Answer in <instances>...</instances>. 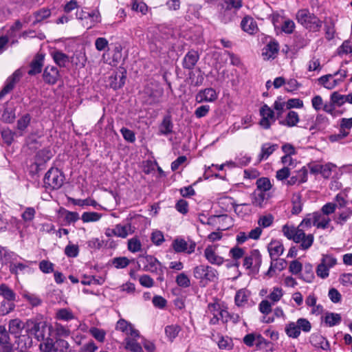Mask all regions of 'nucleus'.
I'll use <instances>...</instances> for the list:
<instances>
[{
  "label": "nucleus",
  "instance_id": "47",
  "mask_svg": "<svg viewBox=\"0 0 352 352\" xmlns=\"http://www.w3.org/2000/svg\"><path fill=\"white\" fill-rule=\"evenodd\" d=\"M15 308V303L13 301L3 300L0 302V316H6L12 311Z\"/></svg>",
  "mask_w": 352,
  "mask_h": 352
},
{
  "label": "nucleus",
  "instance_id": "39",
  "mask_svg": "<svg viewBox=\"0 0 352 352\" xmlns=\"http://www.w3.org/2000/svg\"><path fill=\"white\" fill-rule=\"evenodd\" d=\"M268 251L271 258L276 261V258L283 254L284 248L282 243H269Z\"/></svg>",
  "mask_w": 352,
  "mask_h": 352
},
{
  "label": "nucleus",
  "instance_id": "28",
  "mask_svg": "<svg viewBox=\"0 0 352 352\" xmlns=\"http://www.w3.org/2000/svg\"><path fill=\"white\" fill-rule=\"evenodd\" d=\"M281 148L282 151L285 153V155L281 157V162L283 164H287L286 160H289V165H292L293 160L291 156L296 154L295 147L289 143H285L282 146Z\"/></svg>",
  "mask_w": 352,
  "mask_h": 352
},
{
  "label": "nucleus",
  "instance_id": "13",
  "mask_svg": "<svg viewBox=\"0 0 352 352\" xmlns=\"http://www.w3.org/2000/svg\"><path fill=\"white\" fill-rule=\"evenodd\" d=\"M45 54L37 53L30 63V69L28 72V75L33 76L40 74L42 72Z\"/></svg>",
  "mask_w": 352,
  "mask_h": 352
},
{
  "label": "nucleus",
  "instance_id": "53",
  "mask_svg": "<svg viewBox=\"0 0 352 352\" xmlns=\"http://www.w3.org/2000/svg\"><path fill=\"white\" fill-rule=\"evenodd\" d=\"M102 217V214L96 212H85L82 214L81 219L84 223L95 222L98 221Z\"/></svg>",
  "mask_w": 352,
  "mask_h": 352
},
{
  "label": "nucleus",
  "instance_id": "56",
  "mask_svg": "<svg viewBox=\"0 0 352 352\" xmlns=\"http://www.w3.org/2000/svg\"><path fill=\"white\" fill-rule=\"evenodd\" d=\"M260 115L262 117L267 118L269 120H272L275 122L276 117L274 111L266 104H264L260 109Z\"/></svg>",
  "mask_w": 352,
  "mask_h": 352
},
{
  "label": "nucleus",
  "instance_id": "7",
  "mask_svg": "<svg viewBox=\"0 0 352 352\" xmlns=\"http://www.w3.org/2000/svg\"><path fill=\"white\" fill-rule=\"evenodd\" d=\"M144 94L147 97V104L153 105L160 102V99L164 94V89L157 85H152L145 88Z\"/></svg>",
  "mask_w": 352,
  "mask_h": 352
},
{
  "label": "nucleus",
  "instance_id": "44",
  "mask_svg": "<svg viewBox=\"0 0 352 352\" xmlns=\"http://www.w3.org/2000/svg\"><path fill=\"white\" fill-rule=\"evenodd\" d=\"M181 327L178 324H170L165 327V333L168 340L173 342L181 331Z\"/></svg>",
  "mask_w": 352,
  "mask_h": 352
},
{
  "label": "nucleus",
  "instance_id": "21",
  "mask_svg": "<svg viewBox=\"0 0 352 352\" xmlns=\"http://www.w3.org/2000/svg\"><path fill=\"white\" fill-rule=\"evenodd\" d=\"M70 62L78 68H83L87 62L85 50H76L70 57Z\"/></svg>",
  "mask_w": 352,
  "mask_h": 352
},
{
  "label": "nucleus",
  "instance_id": "40",
  "mask_svg": "<svg viewBox=\"0 0 352 352\" xmlns=\"http://www.w3.org/2000/svg\"><path fill=\"white\" fill-rule=\"evenodd\" d=\"M9 332L17 335L24 327V324L19 318L10 320L8 324Z\"/></svg>",
  "mask_w": 352,
  "mask_h": 352
},
{
  "label": "nucleus",
  "instance_id": "64",
  "mask_svg": "<svg viewBox=\"0 0 352 352\" xmlns=\"http://www.w3.org/2000/svg\"><path fill=\"white\" fill-rule=\"evenodd\" d=\"M120 133L126 142L133 143L135 141V134L132 130L126 127H122L120 129Z\"/></svg>",
  "mask_w": 352,
  "mask_h": 352
},
{
  "label": "nucleus",
  "instance_id": "57",
  "mask_svg": "<svg viewBox=\"0 0 352 352\" xmlns=\"http://www.w3.org/2000/svg\"><path fill=\"white\" fill-rule=\"evenodd\" d=\"M117 236L125 238L129 232L131 230V223H126L124 225L118 224L115 226Z\"/></svg>",
  "mask_w": 352,
  "mask_h": 352
},
{
  "label": "nucleus",
  "instance_id": "20",
  "mask_svg": "<svg viewBox=\"0 0 352 352\" xmlns=\"http://www.w3.org/2000/svg\"><path fill=\"white\" fill-rule=\"evenodd\" d=\"M47 326L45 322H35L31 328V332L38 341L44 340Z\"/></svg>",
  "mask_w": 352,
  "mask_h": 352
},
{
  "label": "nucleus",
  "instance_id": "29",
  "mask_svg": "<svg viewBox=\"0 0 352 352\" xmlns=\"http://www.w3.org/2000/svg\"><path fill=\"white\" fill-rule=\"evenodd\" d=\"M323 23L324 24L325 38L327 41H331L334 38L336 33L335 21L333 19L329 17L326 18Z\"/></svg>",
  "mask_w": 352,
  "mask_h": 352
},
{
  "label": "nucleus",
  "instance_id": "22",
  "mask_svg": "<svg viewBox=\"0 0 352 352\" xmlns=\"http://www.w3.org/2000/svg\"><path fill=\"white\" fill-rule=\"evenodd\" d=\"M311 344L316 348H320L323 350H329L330 345L328 340L320 334H312L310 336Z\"/></svg>",
  "mask_w": 352,
  "mask_h": 352
},
{
  "label": "nucleus",
  "instance_id": "49",
  "mask_svg": "<svg viewBox=\"0 0 352 352\" xmlns=\"http://www.w3.org/2000/svg\"><path fill=\"white\" fill-rule=\"evenodd\" d=\"M69 343L63 339H56L54 342V352H70Z\"/></svg>",
  "mask_w": 352,
  "mask_h": 352
},
{
  "label": "nucleus",
  "instance_id": "24",
  "mask_svg": "<svg viewBox=\"0 0 352 352\" xmlns=\"http://www.w3.org/2000/svg\"><path fill=\"white\" fill-rule=\"evenodd\" d=\"M241 29L249 34H254L258 30L256 21L250 16H245L241 22Z\"/></svg>",
  "mask_w": 352,
  "mask_h": 352
},
{
  "label": "nucleus",
  "instance_id": "51",
  "mask_svg": "<svg viewBox=\"0 0 352 352\" xmlns=\"http://www.w3.org/2000/svg\"><path fill=\"white\" fill-rule=\"evenodd\" d=\"M1 138L6 144L10 146L14 141V135H16V133L15 131H12L10 129H4L1 132Z\"/></svg>",
  "mask_w": 352,
  "mask_h": 352
},
{
  "label": "nucleus",
  "instance_id": "36",
  "mask_svg": "<svg viewBox=\"0 0 352 352\" xmlns=\"http://www.w3.org/2000/svg\"><path fill=\"white\" fill-rule=\"evenodd\" d=\"M229 254L230 256L234 260V262L230 266L239 267V263L238 260L244 256V249L238 246H235L230 249Z\"/></svg>",
  "mask_w": 352,
  "mask_h": 352
},
{
  "label": "nucleus",
  "instance_id": "14",
  "mask_svg": "<svg viewBox=\"0 0 352 352\" xmlns=\"http://www.w3.org/2000/svg\"><path fill=\"white\" fill-rule=\"evenodd\" d=\"M217 94L213 88H206L200 90L196 95V100L201 103L203 102H212L217 99Z\"/></svg>",
  "mask_w": 352,
  "mask_h": 352
},
{
  "label": "nucleus",
  "instance_id": "16",
  "mask_svg": "<svg viewBox=\"0 0 352 352\" xmlns=\"http://www.w3.org/2000/svg\"><path fill=\"white\" fill-rule=\"evenodd\" d=\"M173 122L172 121V116L170 111H168L162 119V122L159 125V134L168 135L173 133Z\"/></svg>",
  "mask_w": 352,
  "mask_h": 352
},
{
  "label": "nucleus",
  "instance_id": "61",
  "mask_svg": "<svg viewBox=\"0 0 352 352\" xmlns=\"http://www.w3.org/2000/svg\"><path fill=\"white\" fill-rule=\"evenodd\" d=\"M39 270L44 274H50L54 272V264L48 260H42L38 264Z\"/></svg>",
  "mask_w": 352,
  "mask_h": 352
},
{
  "label": "nucleus",
  "instance_id": "25",
  "mask_svg": "<svg viewBox=\"0 0 352 352\" xmlns=\"http://www.w3.org/2000/svg\"><path fill=\"white\" fill-rule=\"evenodd\" d=\"M299 121L300 118L298 113L294 111H289L287 113L285 119L279 120L278 123L283 126L293 127L296 126Z\"/></svg>",
  "mask_w": 352,
  "mask_h": 352
},
{
  "label": "nucleus",
  "instance_id": "27",
  "mask_svg": "<svg viewBox=\"0 0 352 352\" xmlns=\"http://www.w3.org/2000/svg\"><path fill=\"white\" fill-rule=\"evenodd\" d=\"M313 213L307 214L305 217L302 220L300 224L298 226V229L300 230L305 236H307L310 232L313 226L314 219H312Z\"/></svg>",
  "mask_w": 352,
  "mask_h": 352
},
{
  "label": "nucleus",
  "instance_id": "35",
  "mask_svg": "<svg viewBox=\"0 0 352 352\" xmlns=\"http://www.w3.org/2000/svg\"><path fill=\"white\" fill-rule=\"evenodd\" d=\"M0 296L3 298V300L13 302L16 300L15 292L5 283L0 285Z\"/></svg>",
  "mask_w": 352,
  "mask_h": 352
},
{
  "label": "nucleus",
  "instance_id": "34",
  "mask_svg": "<svg viewBox=\"0 0 352 352\" xmlns=\"http://www.w3.org/2000/svg\"><path fill=\"white\" fill-rule=\"evenodd\" d=\"M324 321L327 326L331 327L338 325L342 321V317L340 314L327 312Z\"/></svg>",
  "mask_w": 352,
  "mask_h": 352
},
{
  "label": "nucleus",
  "instance_id": "45",
  "mask_svg": "<svg viewBox=\"0 0 352 352\" xmlns=\"http://www.w3.org/2000/svg\"><path fill=\"white\" fill-rule=\"evenodd\" d=\"M59 214H60L61 215H64V220L68 224H70L71 223H74L80 219L79 214L77 212H71L67 210L65 208H61L59 210Z\"/></svg>",
  "mask_w": 352,
  "mask_h": 352
},
{
  "label": "nucleus",
  "instance_id": "8",
  "mask_svg": "<svg viewBox=\"0 0 352 352\" xmlns=\"http://www.w3.org/2000/svg\"><path fill=\"white\" fill-rule=\"evenodd\" d=\"M115 329L116 330L120 331L127 336H131L133 338H138L140 337L139 331L135 329L133 325L125 319L120 318L116 322Z\"/></svg>",
  "mask_w": 352,
  "mask_h": 352
},
{
  "label": "nucleus",
  "instance_id": "41",
  "mask_svg": "<svg viewBox=\"0 0 352 352\" xmlns=\"http://www.w3.org/2000/svg\"><path fill=\"white\" fill-rule=\"evenodd\" d=\"M248 296L249 292L248 290L245 289H239L236 292L234 297L236 305L238 307L243 306L248 302Z\"/></svg>",
  "mask_w": 352,
  "mask_h": 352
},
{
  "label": "nucleus",
  "instance_id": "55",
  "mask_svg": "<svg viewBox=\"0 0 352 352\" xmlns=\"http://www.w3.org/2000/svg\"><path fill=\"white\" fill-rule=\"evenodd\" d=\"M31 121V116L29 113L24 114L17 120L16 129L20 131H23L29 126Z\"/></svg>",
  "mask_w": 352,
  "mask_h": 352
},
{
  "label": "nucleus",
  "instance_id": "33",
  "mask_svg": "<svg viewBox=\"0 0 352 352\" xmlns=\"http://www.w3.org/2000/svg\"><path fill=\"white\" fill-rule=\"evenodd\" d=\"M292 214H298L302 210V195L300 192H294L292 198Z\"/></svg>",
  "mask_w": 352,
  "mask_h": 352
},
{
  "label": "nucleus",
  "instance_id": "15",
  "mask_svg": "<svg viewBox=\"0 0 352 352\" xmlns=\"http://www.w3.org/2000/svg\"><path fill=\"white\" fill-rule=\"evenodd\" d=\"M199 59V54L197 51L195 50H189L185 55L183 61L182 67L184 69L192 70L196 65Z\"/></svg>",
  "mask_w": 352,
  "mask_h": 352
},
{
  "label": "nucleus",
  "instance_id": "38",
  "mask_svg": "<svg viewBox=\"0 0 352 352\" xmlns=\"http://www.w3.org/2000/svg\"><path fill=\"white\" fill-rule=\"evenodd\" d=\"M136 339L126 337L124 339L125 349L132 352H143L141 345L136 341Z\"/></svg>",
  "mask_w": 352,
  "mask_h": 352
},
{
  "label": "nucleus",
  "instance_id": "43",
  "mask_svg": "<svg viewBox=\"0 0 352 352\" xmlns=\"http://www.w3.org/2000/svg\"><path fill=\"white\" fill-rule=\"evenodd\" d=\"M279 48L278 42L274 38L271 39V41L264 47V50H266V52H263V55L267 54V52H270L271 54L269 55V58H274V56L278 53Z\"/></svg>",
  "mask_w": 352,
  "mask_h": 352
},
{
  "label": "nucleus",
  "instance_id": "62",
  "mask_svg": "<svg viewBox=\"0 0 352 352\" xmlns=\"http://www.w3.org/2000/svg\"><path fill=\"white\" fill-rule=\"evenodd\" d=\"M218 346L221 349L230 350L233 347V342L231 338L221 336L218 341Z\"/></svg>",
  "mask_w": 352,
  "mask_h": 352
},
{
  "label": "nucleus",
  "instance_id": "50",
  "mask_svg": "<svg viewBox=\"0 0 352 352\" xmlns=\"http://www.w3.org/2000/svg\"><path fill=\"white\" fill-rule=\"evenodd\" d=\"M68 200L69 202L72 203L76 206H82L84 205L86 206H91L94 208H96L98 206H100L97 201L94 199H76L72 197H68Z\"/></svg>",
  "mask_w": 352,
  "mask_h": 352
},
{
  "label": "nucleus",
  "instance_id": "12",
  "mask_svg": "<svg viewBox=\"0 0 352 352\" xmlns=\"http://www.w3.org/2000/svg\"><path fill=\"white\" fill-rule=\"evenodd\" d=\"M60 78V72L55 66L47 65L43 73V81L50 85H55Z\"/></svg>",
  "mask_w": 352,
  "mask_h": 352
},
{
  "label": "nucleus",
  "instance_id": "6",
  "mask_svg": "<svg viewBox=\"0 0 352 352\" xmlns=\"http://www.w3.org/2000/svg\"><path fill=\"white\" fill-rule=\"evenodd\" d=\"M126 69L122 66H120L117 71L113 72L109 76L108 82L109 87L114 91L121 89L125 84L126 79Z\"/></svg>",
  "mask_w": 352,
  "mask_h": 352
},
{
  "label": "nucleus",
  "instance_id": "10",
  "mask_svg": "<svg viewBox=\"0 0 352 352\" xmlns=\"http://www.w3.org/2000/svg\"><path fill=\"white\" fill-rule=\"evenodd\" d=\"M21 77L22 72L19 69H18L6 79L5 85L0 91V100H1L6 94L10 93L14 88L16 83L19 81Z\"/></svg>",
  "mask_w": 352,
  "mask_h": 352
},
{
  "label": "nucleus",
  "instance_id": "42",
  "mask_svg": "<svg viewBox=\"0 0 352 352\" xmlns=\"http://www.w3.org/2000/svg\"><path fill=\"white\" fill-rule=\"evenodd\" d=\"M196 243H173V248L176 252L191 254L195 251Z\"/></svg>",
  "mask_w": 352,
  "mask_h": 352
},
{
  "label": "nucleus",
  "instance_id": "54",
  "mask_svg": "<svg viewBox=\"0 0 352 352\" xmlns=\"http://www.w3.org/2000/svg\"><path fill=\"white\" fill-rule=\"evenodd\" d=\"M202 180L201 177H199L192 185L185 186L179 190V192L183 197L189 198L191 196L195 195V191L192 188V186H195L197 183Z\"/></svg>",
  "mask_w": 352,
  "mask_h": 352
},
{
  "label": "nucleus",
  "instance_id": "23",
  "mask_svg": "<svg viewBox=\"0 0 352 352\" xmlns=\"http://www.w3.org/2000/svg\"><path fill=\"white\" fill-rule=\"evenodd\" d=\"M250 198L252 200V204L254 206L258 207L260 208H264V201L268 200V197H266V192L262 191H258L255 190L250 194Z\"/></svg>",
  "mask_w": 352,
  "mask_h": 352
},
{
  "label": "nucleus",
  "instance_id": "18",
  "mask_svg": "<svg viewBox=\"0 0 352 352\" xmlns=\"http://www.w3.org/2000/svg\"><path fill=\"white\" fill-rule=\"evenodd\" d=\"M312 219H314L313 226L316 227L318 229H325L328 228L331 219L328 217L322 214L320 211H316L313 212Z\"/></svg>",
  "mask_w": 352,
  "mask_h": 352
},
{
  "label": "nucleus",
  "instance_id": "63",
  "mask_svg": "<svg viewBox=\"0 0 352 352\" xmlns=\"http://www.w3.org/2000/svg\"><path fill=\"white\" fill-rule=\"evenodd\" d=\"M330 100L338 107H341L346 102V96L341 95L337 91H334L331 94Z\"/></svg>",
  "mask_w": 352,
  "mask_h": 352
},
{
  "label": "nucleus",
  "instance_id": "31",
  "mask_svg": "<svg viewBox=\"0 0 352 352\" xmlns=\"http://www.w3.org/2000/svg\"><path fill=\"white\" fill-rule=\"evenodd\" d=\"M17 257L18 256L14 252L0 245V262L2 264H7L16 261Z\"/></svg>",
  "mask_w": 352,
  "mask_h": 352
},
{
  "label": "nucleus",
  "instance_id": "37",
  "mask_svg": "<svg viewBox=\"0 0 352 352\" xmlns=\"http://www.w3.org/2000/svg\"><path fill=\"white\" fill-rule=\"evenodd\" d=\"M256 189L258 191L267 192L272 188L270 179L267 177L258 178L256 182Z\"/></svg>",
  "mask_w": 352,
  "mask_h": 352
},
{
  "label": "nucleus",
  "instance_id": "1",
  "mask_svg": "<svg viewBox=\"0 0 352 352\" xmlns=\"http://www.w3.org/2000/svg\"><path fill=\"white\" fill-rule=\"evenodd\" d=\"M296 20L305 29L311 32L320 30L323 21L308 9H300L296 13Z\"/></svg>",
  "mask_w": 352,
  "mask_h": 352
},
{
  "label": "nucleus",
  "instance_id": "5",
  "mask_svg": "<svg viewBox=\"0 0 352 352\" xmlns=\"http://www.w3.org/2000/svg\"><path fill=\"white\" fill-rule=\"evenodd\" d=\"M282 231L284 235L289 240H292L293 242H314V234L309 233L307 236L298 229V226L285 225L282 228Z\"/></svg>",
  "mask_w": 352,
  "mask_h": 352
},
{
  "label": "nucleus",
  "instance_id": "2",
  "mask_svg": "<svg viewBox=\"0 0 352 352\" xmlns=\"http://www.w3.org/2000/svg\"><path fill=\"white\" fill-rule=\"evenodd\" d=\"M65 175L58 168H50L45 173L43 178V186L52 190L59 189L63 184Z\"/></svg>",
  "mask_w": 352,
  "mask_h": 352
},
{
  "label": "nucleus",
  "instance_id": "52",
  "mask_svg": "<svg viewBox=\"0 0 352 352\" xmlns=\"http://www.w3.org/2000/svg\"><path fill=\"white\" fill-rule=\"evenodd\" d=\"M89 333L98 342H104L105 340L106 331L104 329L97 327H91Z\"/></svg>",
  "mask_w": 352,
  "mask_h": 352
},
{
  "label": "nucleus",
  "instance_id": "9",
  "mask_svg": "<svg viewBox=\"0 0 352 352\" xmlns=\"http://www.w3.org/2000/svg\"><path fill=\"white\" fill-rule=\"evenodd\" d=\"M15 111L16 108L13 103L10 104L9 102L3 103L0 108V120L5 123H13L16 119Z\"/></svg>",
  "mask_w": 352,
  "mask_h": 352
},
{
  "label": "nucleus",
  "instance_id": "4",
  "mask_svg": "<svg viewBox=\"0 0 352 352\" xmlns=\"http://www.w3.org/2000/svg\"><path fill=\"white\" fill-rule=\"evenodd\" d=\"M193 276L199 280L200 284L204 286L209 282H214L217 279V271L209 265H200L193 269Z\"/></svg>",
  "mask_w": 352,
  "mask_h": 352
},
{
  "label": "nucleus",
  "instance_id": "46",
  "mask_svg": "<svg viewBox=\"0 0 352 352\" xmlns=\"http://www.w3.org/2000/svg\"><path fill=\"white\" fill-rule=\"evenodd\" d=\"M55 318L59 320L69 321L74 319V316L69 309L63 308L57 310Z\"/></svg>",
  "mask_w": 352,
  "mask_h": 352
},
{
  "label": "nucleus",
  "instance_id": "59",
  "mask_svg": "<svg viewBox=\"0 0 352 352\" xmlns=\"http://www.w3.org/2000/svg\"><path fill=\"white\" fill-rule=\"evenodd\" d=\"M175 282L177 285L182 288H187L190 285V280L184 273H180L176 276Z\"/></svg>",
  "mask_w": 352,
  "mask_h": 352
},
{
  "label": "nucleus",
  "instance_id": "48",
  "mask_svg": "<svg viewBox=\"0 0 352 352\" xmlns=\"http://www.w3.org/2000/svg\"><path fill=\"white\" fill-rule=\"evenodd\" d=\"M39 344V350L41 352H54V342L51 338H44Z\"/></svg>",
  "mask_w": 352,
  "mask_h": 352
},
{
  "label": "nucleus",
  "instance_id": "17",
  "mask_svg": "<svg viewBox=\"0 0 352 352\" xmlns=\"http://www.w3.org/2000/svg\"><path fill=\"white\" fill-rule=\"evenodd\" d=\"M215 246L208 245L204 251V256L211 264L221 265L223 264L224 259L215 253Z\"/></svg>",
  "mask_w": 352,
  "mask_h": 352
},
{
  "label": "nucleus",
  "instance_id": "26",
  "mask_svg": "<svg viewBox=\"0 0 352 352\" xmlns=\"http://www.w3.org/2000/svg\"><path fill=\"white\" fill-rule=\"evenodd\" d=\"M51 55L55 63L60 67H65L66 63L70 62V57L60 50H55Z\"/></svg>",
  "mask_w": 352,
  "mask_h": 352
},
{
  "label": "nucleus",
  "instance_id": "11",
  "mask_svg": "<svg viewBox=\"0 0 352 352\" xmlns=\"http://www.w3.org/2000/svg\"><path fill=\"white\" fill-rule=\"evenodd\" d=\"M139 262L144 264L143 270L151 273H157L161 263L151 255H140Z\"/></svg>",
  "mask_w": 352,
  "mask_h": 352
},
{
  "label": "nucleus",
  "instance_id": "58",
  "mask_svg": "<svg viewBox=\"0 0 352 352\" xmlns=\"http://www.w3.org/2000/svg\"><path fill=\"white\" fill-rule=\"evenodd\" d=\"M51 14L50 10L48 9H41L36 12H34V15L36 17L35 21L32 23V25L34 26L36 23L41 22L45 19L49 17Z\"/></svg>",
  "mask_w": 352,
  "mask_h": 352
},
{
  "label": "nucleus",
  "instance_id": "3",
  "mask_svg": "<svg viewBox=\"0 0 352 352\" xmlns=\"http://www.w3.org/2000/svg\"><path fill=\"white\" fill-rule=\"evenodd\" d=\"M311 329V322L306 318H300L296 322H288L285 328L287 336L292 338H298L300 331L308 333Z\"/></svg>",
  "mask_w": 352,
  "mask_h": 352
},
{
  "label": "nucleus",
  "instance_id": "19",
  "mask_svg": "<svg viewBox=\"0 0 352 352\" xmlns=\"http://www.w3.org/2000/svg\"><path fill=\"white\" fill-rule=\"evenodd\" d=\"M278 148V144H263L261 148V153L258 156V163L267 160Z\"/></svg>",
  "mask_w": 352,
  "mask_h": 352
},
{
  "label": "nucleus",
  "instance_id": "32",
  "mask_svg": "<svg viewBox=\"0 0 352 352\" xmlns=\"http://www.w3.org/2000/svg\"><path fill=\"white\" fill-rule=\"evenodd\" d=\"M22 297L30 304L32 307H36L42 305L43 300L41 297L29 292H23Z\"/></svg>",
  "mask_w": 352,
  "mask_h": 352
},
{
  "label": "nucleus",
  "instance_id": "30",
  "mask_svg": "<svg viewBox=\"0 0 352 352\" xmlns=\"http://www.w3.org/2000/svg\"><path fill=\"white\" fill-rule=\"evenodd\" d=\"M261 261V258L259 251L257 250H254L251 252V254L250 256H245L243 265L246 269H250L254 262L256 263H260Z\"/></svg>",
  "mask_w": 352,
  "mask_h": 352
},
{
  "label": "nucleus",
  "instance_id": "60",
  "mask_svg": "<svg viewBox=\"0 0 352 352\" xmlns=\"http://www.w3.org/2000/svg\"><path fill=\"white\" fill-rule=\"evenodd\" d=\"M236 15V12L232 10L230 8H226L222 13L221 21L223 23H228L232 21Z\"/></svg>",
  "mask_w": 352,
  "mask_h": 352
}]
</instances>
